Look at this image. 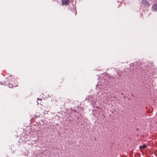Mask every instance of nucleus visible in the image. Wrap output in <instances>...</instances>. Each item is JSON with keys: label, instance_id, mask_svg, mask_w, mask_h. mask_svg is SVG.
Wrapping results in <instances>:
<instances>
[{"label": "nucleus", "instance_id": "1", "mask_svg": "<svg viewBox=\"0 0 157 157\" xmlns=\"http://www.w3.org/2000/svg\"><path fill=\"white\" fill-rule=\"evenodd\" d=\"M142 4L144 6H148L149 5V2L146 0H143L142 1Z\"/></svg>", "mask_w": 157, "mask_h": 157}, {"label": "nucleus", "instance_id": "2", "mask_svg": "<svg viewBox=\"0 0 157 157\" xmlns=\"http://www.w3.org/2000/svg\"><path fill=\"white\" fill-rule=\"evenodd\" d=\"M152 10L154 11H157V4H154L153 5Z\"/></svg>", "mask_w": 157, "mask_h": 157}, {"label": "nucleus", "instance_id": "3", "mask_svg": "<svg viewBox=\"0 0 157 157\" xmlns=\"http://www.w3.org/2000/svg\"><path fill=\"white\" fill-rule=\"evenodd\" d=\"M69 2V0H62V3L63 5H67Z\"/></svg>", "mask_w": 157, "mask_h": 157}, {"label": "nucleus", "instance_id": "4", "mask_svg": "<svg viewBox=\"0 0 157 157\" xmlns=\"http://www.w3.org/2000/svg\"><path fill=\"white\" fill-rule=\"evenodd\" d=\"M147 146L145 144H144L143 145L140 146H139V148L140 149V150H141L142 149H143L145 148L146 147H147Z\"/></svg>", "mask_w": 157, "mask_h": 157}, {"label": "nucleus", "instance_id": "5", "mask_svg": "<svg viewBox=\"0 0 157 157\" xmlns=\"http://www.w3.org/2000/svg\"><path fill=\"white\" fill-rule=\"evenodd\" d=\"M9 87H10V88H11L13 87V85H12V84H10L9 85Z\"/></svg>", "mask_w": 157, "mask_h": 157}, {"label": "nucleus", "instance_id": "6", "mask_svg": "<svg viewBox=\"0 0 157 157\" xmlns=\"http://www.w3.org/2000/svg\"><path fill=\"white\" fill-rule=\"evenodd\" d=\"M0 84H2V82H0Z\"/></svg>", "mask_w": 157, "mask_h": 157}, {"label": "nucleus", "instance_id": "7", "mask_svg": "<svg viewBox=\"0 0 157 157\" xmlns=\"http://www.w3.org/2000/svg\"><path fill=\"white\" fill-rule=\"evenodd\" d=\"M17 86V85H15V86H13L15 87V86Z\"/></svg>", "mask_w": 157, "mask_h": 157}, {"label": "nucleus", "instance_id": "8", "mask_svg": "<svg viewBox=\"0 0 157 157\" xmlns=\"http://www.w3.org/2000/svg\"><path fill=\"white\" fill-rule=\"evenodd\" d=\"M76 14H77V12H76V14H75V15H76Z\"/></svg>", "mask_w": 157, "mask_h": 157}]
</instances>
